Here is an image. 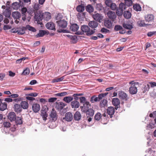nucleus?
<instances>
[{"label":"nucleus","instance_id":"obj_7","mask_svg":"<svg viewBox=\"0 0 156 156\" xmlns=\"http://www.w3.org/2000/svg\"><path fill=\"white\" fill-rule=\"evenodd\" d=\"M119 95L120 98L125 100H127L129 98L127 94L124 91H119Z\"/></svg>","mask_w":156,"mask_h":156},{"label":"nucleus","instance_id":"obj_15","mask_svg":"<svg viewBox=\"0 0 156 156\" xmlns=\"http://www.w3.org/2000/svg\"><path fill=\"white\" fill-rule=\"evenodd\" d=\"M71 106L73 108H78L80 105L79 102L77 101H73L71 103Z\"/></svg>","mask_w":156,"mask_h":156},{"label":"nucleus","instance_id":"obj_32","mask_svg":"<svg viewBox=\"0 0 156 156\" xmlns=\"http://www.w3.org/2000/svg\"><path fill=\"white\" fill-rule=\"evenodd\" d=\"M7 107V105L5 103H1L0 104V110L3 111L5 110Z\"/></svg>","mask_w":156,"mask_h":156},{"label":"nucleus","instance_id":"obj_41","mask_svg":"<svg viewBox=\"0 0 156 156\" xmlns=\"http://www.w3.org/2000/svg\"><path fill=\"white\" fill-rule=\"evenodd\" d=\"M77 10L79 12H82L84 10V7L82 5H79L76 8Z\"/></svg>","mask_w":156,"mask_h":156},{"label":"nucleus","instance_id":"obj_13","mask_svg":"<svg viewBox=\"0 0 156 156\" xmlns=\"http://www.w3.org/2000/svg\"><path fill=\"white\" fill-rule=\"evenodd\" d=\"M122 25L123 27L127 29L130 30L133 28L132 23L130 22H128L126 23H123Z\"/></svg>","mask_w":156,"mask_h":156},{"label":"nucleus","instance_id":"obj_26","mask_svg":"<svg viewBox=\"0 0 156 156\" xmlns=\"http://www.w3.org/2000/svg\"><path fill=\"white\" fill-rule=\"evenodd\" d=\"M41 115L44 121H46L47 119L48 114L45 110H41Z\"/></svg>","mask_w":156,"mask_h":156},{"label":"nucleus","instance_id":"obj_43","mask_svg":"<svg viewBox=\"0 0 156 156\" xmlns=\"http://www.w3.org/2000/svg\"><path fill=\"white\" fill-rule=\"evenodd\" d=\"M113 105L115 106V108L117 109V98H113L112 100Z\"/></svg>","mask_w":156,"mask_h":156},{"label":"nucleus","instance_id":"obj_1","mask_svg":"<svg viewBox=\"0 0 156 156\" xmlns=\"http://www.w3.org/2000/svg\"><path fill=\"white\" fill-rule=\"evenodd\" d=\"M125 4L121 2L119 5V8H118V16H122L123 14V10L126 8V5L130 6L132 5V2L131 0H125Z\"/></svg>","mask_w":156,"mask_h":156},{"label":"nucleus","instance_id":"obj_10","mask_svg":"<svg viewBox=\"0 0 156 156\" xmlns=\"http://www.w3.org/2000/svg\"><path fill=\"white\" fill-rule=\"evenodd\" d=\"M50 117L52 118V120L54 121L56 120L57 118V115L56 112L54 108L52 109L50 114Z\"/></svg>","mask_w":156,"mask_h":156},{"label":"nucleus","instance_id":"obj_9","mask_svg":"<svg viewBox=\"0 0 156 156\" xmlns=\"http://www.w3.org/2000/svg\"><path fill=\"white\" fill-rule=\"evenodd\" d=\"M46 27L48 29L55 30V24L52 22H49L47 23L46 24Z\"/></svg>","mask_w":156,"mask_h":156},{"label":"nucleus","instance_id":"obj_37","mask_svg":"<svg viewBox=\"0 0 156 156\" xmlns=\"http://www.w3.org/2000/svg\"><path fill=\"white\" fill-rule=\"evenodd\" d=\"M25 28H26V30L27 29L29 30L32 31L33 32H35L36 31L34 27H32L28 25H27L25 27Z\"/></svg>","mask_w":156,"mask_h":156},{"label":"nucleus","instance_id":"obj_55","mask_svg":"<svg viewBox=\"0 0 156 156\" xmlns=\"http://www.w3.org/2000/svg\"><path fill=\"white\" fill-rule=\"evenodd\" d=\"M156 33V31H150L148 32L147 34V35L149 37H151L153 35L155 34Z\"/></svg>","mask_w":156,"mask_h":156},{"label":"nucleus","instance_id":"obj_8","mask_svg":"<svg viewBox=\"0 0 156 156\" xmlns=\"http://www.w3.org/2000/svg\"><path fill=\"white\" fill-rule=\"evenodd\" d=\"M73 119V115L71 112H67L65 114V117L63 119H65L67 121H71Z\"/></svg>","mask_w":156,"mask_h":156},{"label":"nucleus","instance_id":"obj_54","mask_svg":"<svg viewBox=\"0 0 156 156\" xmlns=\"http://www.w3.org/2000/svg\"><path fill=\"white\" fill-rule=\"evenodd\" d=\"M110 7L112 10H115L116 9L117 6L115 4L112 3Z\"/></svg>","mask_w":156,"mask_h":156},{"label":"nucleus","instance_id":"obj_34","mask_svg":"<svg viewBox=\"0 0 156 156\" xmlns=\"http://www.w3.org/2000/svg\"><path fill=\"white\" fill-rule=\"evenodd\" d=\"M65 78V76H62L59 78L54 79L52 80V83H57L62 81Z\"/></svg>","mask_w":156,"mask_h":156},{"label":"nucleus","instance_id":"obj_58","mask_svg":"<svg viewBox=\"0 0 156 156\" xmlns=\"http://www.w3.org/2000/svg\"><path fill=\"white\" fill-rule=\"evenodd\" d=\"M57 99L56 98H51L48 99V101L49 102H54L56 101Z\"/></svg>","mask_w":156,"mask_h":156},{"label":"nucleus","instance_id":"obj_17","mask_svg":"<svg viewBox=\"0 0 156 156\" xmlns=\"http://www.w3.org/2000/svg\"><path fill=\"white\" fill-rule=\"evenodd\" d=\"M8 117L11 121H13L15 120L16 116L14 112H11L9 114Z\"/></svg>","mask_w":156,"mask_h":156},{"label":"nucleus","instance_id":"obj_19","mask_svg":"<svg viewBox=\"0 0 156 156\" xmlns=\"http://www.w3.org/2000/svg\"><path fill=\"white\" fill-rule=\"evenodd\" d=\"M65 105V104L62 102L57 103L56 105V108L58 110H60L62 109Z\"/></svg>","mask_w":156,"mask_h":156},{"label":"nucleus","instance_id":"obj_61","mask_svg":"<svg viewBox=\"0 0 156 156\" xmlns=\"http://www.w3.org/2000/svg\"><path fill=\"white\" fill-rule=\"evenodd\" d=\"M85 105H86L88 108H89L90 107V104L89 102L86 101L83 105V106L85 107Z\"/></svg>","mask_w":156,"mask_h":156},{"label":"nucleus","instance_id":"obj_11","mask_svg":"<svg viewBox=\"0 0 156 156\" xmlns=\"http://www.w3.org/2000/svg\"><path fill=\"white\" fill-rule=\"evenodd\" d=\"M107 113L109 115L110 117L111 118L112 117V115H114L115 113V109L112 106L109 107L107 109Z\"/></svg>","mask_w":156,"mask_h":156},{"label":"nucleus","instance_id":"obj_40","mask_svg":"<svg viewBox=\"0 0 156 156\" xmlns=\"http://www.w3.org/2000/svg\"><path fill=\"white\" fill-rule=\"evenodd\" d=\"M134 9L137 11H140L141 10L140 6L139 4H136L133 6Z\"/></svg>","mask_w":156,"mask_h":156},{"label":"nucleus","instance_id":"obj_20","mask_svg":"<svg viewBox=\"0 0 156 156\" xmlns=\"http://www.w3.org/2000/svg\"><path fill=\"white\" fill-rule=\"evenodd\" d=\"M79 28L78 26L76 24H71L70 27V29L71 31L75 32L77 31Z\"/></svg>","mask_w":156,"mask_h":156},{"label":"nucleus","instance_id":"obj_27","mask_svg":"<svg viewBox=\"0 0 156 156\" xmlns=\"http://www.w3.org/2000/svg\"><path fill=\"white\" fill-rule=\"evenodd\" d=\"M12 16L15 19H19L20 17V14L18 12H12Z\"/></svg>","mask_w":156,"mask_h":156},{"label":"nucleus","instance_id":"obj_44","mask_svg":"<svg viewBox=\"0 0 156 156\" xmlns=\"http://www.w3.org/2000/svg\"><path fill=\"white\" fill-rule=\"evenodd\" d=\"M108 94V93H106L104 94H101L98 95V101L102 99L103 97L106 96Z\"/></svg>","mask_w":156,"mask_h":156},{"label":"nucleus","instance_id":"obj_24","mask_svg":"<svg viewBox=\"0 0 156 156\" xmlns=\"http://www.w3.org/2000/svg\"><path fill=\"white\" fill-rule=\"evenodd\" d=\"M3 14L6 17H10L11 14V12L9 9L8 8L5 9L3 12Z\"/></svg>","mask_w":156,"mask_h":156},{"label":"nucleus","instance_id":"obj_39","mask_svg":"<svg viewBox=\"0 0 156 156\" xmlns=\"http://www.w3.org/2000/svg\"><path fill=\"white\" fill-rule=\"evenodd\" d=\"M108 101L106 99H104L100 102V105L101 107H104L106 106L107 104Z\"/></svg>","mask_w":156,"mask_h":156},{"label":"nucleus","instance_id":"obj_5","mask_svg":"<svg viewBox=\"0 0 156 156\" xmlns=\"http://www.w3.org/2000/svg\"><path fill=\"white\" fill-rule=\"evenodd\" d=\"M116 14H117V10L116 11V13L114 12L109 11L106 14L108 17L113 21L115 20L116 17Z\"/></svg>","mask_w":156,"mask_h":156},{"label":"nucleus","instance_id":"obj_4","mask_svg":"<svg viewBox=\"0 0 156 156\" xmlns=\"http://www.w3.org/2000/svg\"><path fill=\"white\" fill-rule=\"evenodd\" d=\"M81 29L83 32L86 33L87 35L88 36L91 35L95 32L94 30H90L89 27L86 25L82 26Z\"/></svg>","mask_w":156,"mask_h":156},{"label":"nucleus","instance_id":"obj_63","mask_svg":"<svg viewBox=\"0 0 156 156\" xmlns=\"http://www.w3.org/2000/svg\"><path fill=\"white\" fill-rule=\"evenodd\" d=\"M149 83L150 84L151 87H152L156 86V82H149Z\"/></svg>","mask_w":156,"mask_h":156},{"label":"nucleus","instance_id":"obj_50","mask_svg":"<svg viewBox=\"0 0 156 156\" xmlns=\"http://www.w3.org/2000/svg\"><path fill=\"white\" fill-rule=\"evenodd\" d=\"M30 70L28 68L25 69L22 73V74L24 75L29 74L30 73Z\"/></svg>","mask_w":156,"mask_h":156},{"label":"nucleus","instance_id":"obj_38","mask_svg":"<svg viewBox=\"0 0 156 156\" xmlns=\"http://www.w3.org/2000/svg\"><path fill=\"white\" fill-rule=\"evenodd\" d=\"M17 124H21L23 123L21 118L17 117L15 120Z\"/></svg>","mask_w":156,"mask_h":156},{"label":"nucleus","instance_id":"obj_2","mask_svg":"<svg viewBox=\"0 0 156 156\" xmlns=\"http://www.w3.org/2000/svg\"><path fill=\"white\" fill-rule=\"evenodd\" d=\"M60 15H58L56 17V20H57L56 22L58 26L64 28L66 26L67 23L66 21L62 18H60Z\"/></svg>","mask_w":156,"mask_h":156},{"label":"nucleus","instance_id":"obj_47","mask_svg":"<svg viewBox=\"0 0 156 156\" xmlns=\"http://www.w3.org/2000/svg\"><path fill=\"white\" fill-rule=\"evenodd\" d=\"M90 101L92 103H94L95 102L98 101V99L97 97L95 96H92L90 98Z\"/></svg>","mask_w":156,"mask_h":156},{"label":"nucleus","instance_id":"obj_16","mask_svg":"<svg viewBox=\"0 0 156 156\" xmlns=\"http://www.w3.org/2000/svg\"><path fill=\"white\" fill-rule=\"evenodd\" d=\"M32 108L33 111L35 113H37V112L40 109V106L39 104H34L32 105Z\"/></svg>","mask_w":156,"mask_h":156},{"label":"nucleus","instance_id":"obj_25","mask_svg":"<svg viewBox=\"0 0 156 156\" xmlns=\"http://www.w3.org/2000/svg\"><path fill=\"white\" fill-rule=\"evenodd\" d=\"M98 25V23L95 21H91L88 23L89 26L92 28L97 27Z\"/></svg>","mask_w":156,"mask_h":156},{"label":"nucleus","instance_id":"obj_18","mask_svg":"<svg viewBox=\"0 0 156 156\" xmlns=\"http://www.w3.org/2000/svg\"><path fill=\"white\" fill-rule=\"evenodd\" d=\"M104 23L105 26L108 28H110L112 26V23L109 19H105L104 21Z\"/></svg>","mask_w":156,"mask_h":156},{"label":"nucleus","instance_id":"obj_30","mask_svg":"<svg viewBox=\"0 0 156 156\" xmlns=\"http://www.w3.org/2000/svg\"><path fill=\"white\" fill-rule=\"evenodd\" d=\"M73 99V98L71 96H67L65 97L63 100L67 103H69Z\"/></svg>","mask_w":156,"mask_h":156},{"label":"nucleus","instance_id":"obj_3","mask_svg":"<svg viewBox=\"0 0 156 156\" xmlns=\"http://www.w3.org/2000/svg\"><path fill=\"white\" fill-rule=\"evenodd\" d=\"M81 111L83 112H86L87 118L89 116L92 117L94 114V110L91 108L87 109L86 108L85 106H81Z\"/></svg>","mask_w":156,"mask_h":156},{"label":"nucleus","instance_id":"obj_64","mask_svg":"<svg viewBox=\"0 0 156 156\" xmlns=\"http://www.w3.org/2000/svg\"><path fill=\"white\" fill-rule=\"evenodd\" d=\"M37 83V81L35 80H31L30 83V84L31 85H33L36 84Z\"/></svg>","mask_w":156,"mask_h":156},{"label":"nucleus","instance_id":"obj_29","mask_svg":"<svg viewBox=\"0 0 156 156\" xmlns=\"http://www.w3.org/2000/svg\"><path fill=\"white\" fill-rule=\"evenodd\" d=\"M47 32L45 30H40L39 31V33L36 35V37H39L43 36L45 34H46Z\"/></svg>","mask_w":156,"mask_h":156},{"label":"nucleus","instance_id":"obj_36","mask_svg":"<svg viewBox=\"0 0 156 156\" xmlns=\"http://www.w3.org/2000/svg\"><path fill=\"white\" fill-rule=\"evenodd\" d=\"M26 28L25 27H23L21 29L18 31V34H19L22 35L25 33Z\"/></svg>","mask_w":156,"mask_h":156},{"label":"nucleus","instance_id":"obj_60","mask_svg":"<svg viewBox=\"0 0 156 156\" xmlns=\"http://www.w3.org/2000/svg\"><path fill=\"white\" fill-rule=\"evenodd\" d=\"M25 59V58L24 57L21 58L17 60L16 62V63L19 64L22 61L24 60Z\"/></svg>","mask_w":156,"mask_h":156},{"label":"nucleus","instance_id":"obj_35","mask_svg":"<svg viewBox=\"0 0 156 156\" xmlns=\"http://www.w3.org/2000/svg\"><path fill=\"white\" fill-rule=\"evenodd\" d=\"M86 10L88 12L90 13L93 12L94 9L91 5H89L86 7Z\"/></svg>","mask_w":156,"mask_h":156},{"label":"nucleus","instance_id":"obj_56","mask_svg":"<svg viewBox=\"0 0 156 156\" xmlns=\"http://www.w3.org/2000/svg\"><path fill=\"white\" fill-rule=\"evenodd\" d=\"M37 94L36 93H32L26 94L27 96H30L32 97H36L37 95Z\"/></svg>","mask_w":156,"mask_h":156},{"label":"nucleus","instance_id":"obj_14","mask_svg":"<svg viewBox=\"0 0 156 156\" xmlns=\"http://www.w3.org/2000/svg\"><path fill=\"white\" fill-rule=\"evenodd\" d=\"M93 18L99 22H101V20L102 19V17L101 15L99 13H97L93 15Z\"/></svg>","mask_w":156,"mask_h":156},{"label":"nucleus","instance_id":"obj_31","mask_svg":"<svg viewBox=\"0 0 156 156\" xmlns=\"http://www.w3.org/2000/svg\"><path fill=\"white\" fill-rule=\"evenodd\" d=\"M145 20L149 22L154 20V17L153 15L152 14L148 15L145 18Z\"/></svg>","mask_w":156,"mask_h":156},{"label":"nucleus","instance_id":"obj_23","mask_svg":"<svg viewBox=\"0 0 156 156\" xmlns=\"http://www.w3.org/2000/svg\"><path fill=\"white\" fill-rule=\"evenodd\" d=\"M123 14L124 17L126 19L130 18L132 16L131 12L129 11H125Z\"/></svg>","mask_w":156,"mask_h":156},{"label":"nucleus","instance_id":"obj_33","mask_svg":"<svg viewBox=\"0 0 156 156\" xmlns=\"http://www.w3.org/2000/svg\"><path fill=\"white\" fill-rule=\"evenodd\" d=\"M22 107L24 109H27L28 107V103L25 101H23L21 103Z\"/></svg>","mask_w":156,"mask_h":156},{"label":"nucleus","instance_id":"obj_53","mask_svg":"<svg viewBox=\"0 0 156 156\" xmlns=\"http://www.w3.org/2000/svg\"><path fill=\"white\" fill-rule=\"evenodd\" d=\"M4 126L6 128H9L10 126V124L9 122H5L3 124Z\"/></svg>","mask_w":156,"mask_h":156},{"label":"nucleus","instance_id":"obj_51","mask_svg":"<svg viewBox=\"0 0 156 156\" xmlns=\"http://www.w3.org/2000/svg\"><path fill=\"white\" fill-rule=\"evenodd\" d=\"M40 5L37 3H35L34 5V9L35 10L37 11L40 8Z\"/></svg>","mask_w":156,"mask_h":156},{"label":"nucleus","instance_id":"obj_48","mask_svg":"<svg viewBox=\"0 0 156 156\" xmlns=\"http://www.w3.org/2000/svg\"><path fill=\"white\" fill-rule=\"evenodd\" d=\"M67 93L66 92H63L60 93H57L55 94V95L57 96L62 97L67 94Z\"/></svg>","mask_w":156,"mask_h":156},{"label":"nucleus","instance_id":"obj_28","mask_svg":"<svg viewBox=\"0 0 156 156\" xmlns=\"http://www.w3.org/2000/svg\"><path fill=\"white\" fill-rule=\"evenodd\" d=\"M81 117V115L79 112H76L75 113L74 115V118L76 120H80Z\"/></svg>","mask_w":156,"mask_h":156},{"label":"nucleus","instance_id":"obj_59","mask_svg":"<svg viewBox=\"0 0 156 156\" xmlns=\"http://www.w3.org/2000/svg\"><path fill=\"white\" fill-rule=\"evenodd\" d=\"M149 116L151 118L156 117V111H154L152 113L150 114Z\"/></svg>","mask_w":156,"mask_h":156},{"label":"nucleus","instance_id":"obj_42","mask_svg":"<svg viewBox=\"0 0 156 156\" xmlns=\"http://www.w3.org/2000/svg\"><path fill=\"white\" fill-rule=\"evenodd\" d=\"M101 117V115L100 113H97L95 115L94 119L95 120L99 121Z\"/></svg>","mask_w":156,"mask_h":156},{"label":"nucleus","instance_id":"obj_49","mask_svg":"<svg viewBox=\"0 0 156 156\" xmlns=\"http://www.w3.org/2000/svg\"><path fill=\"white\" fill-rule=\"evenodd\" d=\"M23 5L22 4L20 7V8L21 9L22 13L23 15H25V13L27 12V10L26 8L23 7Z\"/></svg>","mask_w":156,"mask_h":156},{"label":"nucleus","instance_id":"obj_21","mask_svg":"<svg viewBox=\"0 0 156 156\" xmlns=\"http://www.w3.org/2000/svg\"><path fill=\"white\" fill-rule=\"evenodd\" d=\"M42 16L44 19L46 20H48L51 17L50 13L47 12H45L43 13Z\"/></svg>","mask_w":156,"mask_h":156},{"label":"nucleus","instance_id":"obj_22","mask_svg":"<svg viewBox=\"0 0 156 156\" xmlns=\"http://www.w3.org/2000/svg\"><path fill=\"white\" fill-rule=\"evenodd\" d=\"M22 107L18 104H15L14 105V111L17 112H20L22 110Z\"/></svg>","mask_w":156,"mask_h":156},{"label":"nucleus","instance_id":"obj_12","mask_svg":"<svg viewBox=\"0 0 156 156\" xmlns=\"http://www.w3.org/2000/svg\"><path fill=\"white\" fill-rule=\"evenodd\" d=\"M23 4V3L20 2L19 3L17 2H15L12 3V8L15 10L20 9V8L22 5Z\"/></svg>","mask_w":156,"mask_h":156},{"label":"nucleus","instance_id":"obj_52","mask_svg":"<svg viewBox=\"0 0 156 156\" xmlns=\"http://www.w3.org/2000/svg\"><path fill=\"white\" fill-rule=\"evenodd\" d=\"M80 102L83 104V105L87 101L86 98L84 97H82L80 98Z\"/></svg>","mask_w":156,"mask_h":156},{"label":"nucleus","instance_id":"obj_46","mask_svg":"<svg viewBox=\"0 0 156 156\" xmlns=\"http://www.w3.org/2000/svg\"><path fill=\"white\" fill-rule=\"evenodd\" d=\"M138 26L140 27L145 26L146 24L144 23V20L139 21L138 22Z\"/></svg>","mask_w":156,"mask_h":156},{"label":"nucleus","instance_id":"obj_57","mask_svg":"<svg viewBox=\"0 0 156 156\" xmlns=\"http://www.w3.org/2000/svg\"><path fill=\"white\" fill-rule=\"evenodd\" d=\"M105 4L108 7H110L112 3V1L111 0H106L105 1Z\"/></svg>","mask_w":156,"mask_h":156},{"label":"nucleus","instance_id":"obj_6","mask_svg":"<svg viewBox=\"0 0 156 156\" xmlns=\"http://www.w3.org/2000/svg\"><path fill=\"white\" fill-rule=\"evenodd\" d=\"M137 90L136 87L135 86V84L134 83H133L129 88V93L132 94H135L136 93Z\"/></svg>","mask_w":156,"mask_h":156},{"label":"nucleus","instance_id":"obj_45","mask_svg":"<svg viewBox=\"0 0 156 156\" xmlns=\"http://www.w3.org/2000/svg\"><path fill=\"white\" fill-rule=\"evenodd\" d=\"M70 39V42L73 44L75 43L77 41V37L75 35L73 36Z\"/></svg>","mask_w":156,"mask_h":156},{"label":"nucleus","instance_id":"obj_62","mask_svg":"<svg viewBox=\"0 0 156 156\" xmlns=\"http://www.w3.org/2000/svg\"><path fill=\"white\" fill-rule=\"evenodd\" d=\"M18 96H19L18 94H11V95L9 96V97L10 98H16L18 97Z\"/></svg>","mask_w":156,"mask_h":156}]
</instances>
